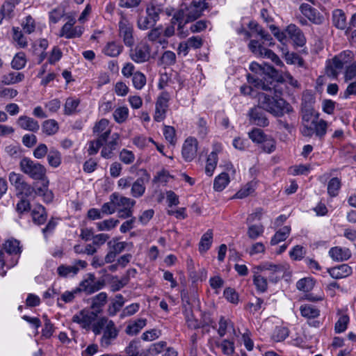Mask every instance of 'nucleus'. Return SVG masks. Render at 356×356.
Masks as SVG:
<instances>
[{"label":"nucleus","mask_w":356,"mask_h":356,"mask_svg":"<svg viewBox=\"0 0 356 356\" xmlns=\"http://www.w3.org/2000/svg\"><path fill=\"white\" fill-rule=\"evenodd\" d=\"M291 231V228L289 226H284L278 230L273 237L271 238L270 243L271 245H276L280 242L284 241L289 235Z\"/></svg>","instance_id":"de8ad7c7"},{"label":"nucleus","mask_w":356,"mask_h":356,"mask_svg":"<svg viewBox=\"0 0 356 356\" xmlns=\"http://www.w3.org/2000/svg\"><path fill=\"white\" fill-rule=\"evenodd\" d=\"M113 199L115 200L117 210L127 207H134L136 201L131 198L120 195L118 193H113Z\"/></svg>","instance_id":"cd10ccee"},{"label":"nucleus","mask_w":356,"mask_h":356,"mask_svg":"<svg viewBox=\"0 0 356 356\" xmlns=\"http://www.w3.org/2000/svg\"><path fill=\"white\" fill-rule=\"evenodd\" d=\"M111 140L108 142H105L103 145L101 156L106 159H111L113 156V151L117 149L120 135L118 133H114L111 135Z\"/></svg>","instance_id":"4be33fe9"},{"label":"nucleus","mask_w":356,"mask_h":356,"mask_svg":"<svg viewBox=\"0 0 356 356\" xmlns=\"http://www.w3.org/2000/svg\"><path fill=\"white\" fill-rule=\"evenodd\" d=\"M207 8V3L204 1H193L188 6H185L174 15V19H185L184 24L195 21L200 17L203 11Z\"/></svg>","instance_id":"7ed1b4c3"},{"label":"nucleus","mask_w":356,"mask_h":356,"mask_svg":"<svg viewBox=\"0 0 356 356\" xmlns=\"http://www.w3.org/2000/svg\"><path fill=\"white\" fill-rule=\"evenodd\" d=\"M249 83L267 92L258 96L259 104L264 110L278 118L293 112V107L282 97V92L276 88L275 81L266 83L259 78L249 76Z\"/></svg>","instance_id":"f257e3e1"},{"label":"nucleus","mask_w":356,"mask_h":356,"mask_svg":"<svg viewBox=\"0 0 356 356\" xmlns=\"http://www.w3.org/2000/svg\"><path fill=\"white\" fill-rule=\"evenodd\" d=\"M103 281L95 282V276L92 273H88L80 282L79 286L76 288L78 292L83 291L87 294L93 293L103 288Z\"/></svg>","instance_id":"9d476101"},{"label":"nucleus","mask_w":356,"mask_h":356,"mask_svg":"<svg viewBox=\"0 0 356 356\" xmlns=\"http://www.w3.org/2000/svg\"><path fill=\"white\" fill-rule=\"evenodd\" d=\"M213 242V232L208 229L201 237L199 243V251L201 253L206 252L211 247Z\"/></svg>","instance_id":"4c0bfd02"},{"label":"nucleus","mask_w":356,"mask_h":356,"mask_svg":"<svg viewBox=\"0 0 356 356\" xmlns=\"http://www.w3.org/2000/svg\"><path fill=\"white\" fill-rule=\"evenodd\" d=\"M147 324L146 318H138L131 321L126 327L125 332L128 335L137 334Z\"/></svg>","instance_id":"bb28decb"},{"label":"nucleus","mask_w":356,"mask_h":356,"mask_svg":"<svg viewBox=\"0 0 356 356\" xmlns=\"http://www.w3.org/2000/svg\"><path fill=\"white\" fill-rule=\"evenodd\" d=\"M140 171L142 172V176L132 183L131 188V195L135 198H139L144 195L146 189L145 184L150 178L146 170L142 169Z\"/></svg>","instance_id":"4468645a"},{"label":"nucleus","mask_w":356,"mask_h":356,"mask_svg":"<svg viewBox=\"0 0 356 356\" xmlns=\"http://www.w3.org/2000/svg\"><path fill=\"white\" fill-rule=\"evenodd\" d=\"M87 266V262L83 260H77L72 266L60 265L57 268V273L60 277H66L76 275L80 269Z\"/></svg>","instance_id":"a211bd4d"},{"label":"nucleus","mask_w":356,"mask_h":356,"mask_svg":"<svg viewBox=\"0 0 356 356\" xmlns=\"http://www.w3.org/2000/svg\"><path fill=\"white\" fill-rule=\"evenodd\" d=\"M133 30L132 24L125 17H122L119 22V33L127 47H131L134 43Z\"/></svg>","instance_id":"2eb2a0df"},{"label":"nucleus","mask_w":356,"mask_h":356,"mask_svg":"<svg viewBox=\"0 0 356 356\" xmlns=\"http://www.w3.org/2000/svg\"><path fill=\"white\" fill-rule=\"evenodd\" d=\"M140 342L136 340H132L126 347L124 352L127 356H146L145 350L139 351Z\"/></svg>","instance_id":"79ce46f5"},{"label":"nucleus","mask_w":356,"mask_h":356,"mask_svg":"<svg viewBox=\"0 0 356 356\" xmlns=\"http://www.w3.org/2000/svg\"><path fill=\"white\" fill-rule=\"evenodd\" d=\"M250 70L255 72L256 75L251 76L250 74L248 75V81H249V76L259 78L262 80V82L266 83H270V81H274L273 80L272 76L275 73V70L273 67L268 65H265L264 66H261V65L257 63H252L250 65Z\"/></svg>","instance_id":"6e6552de"},{"label":"nucleus","mask_w":356,"mask_h":356,"mask_svg":"<svg viewBox=\"0 0 356 356\" xmlns=\"http://www.w3.org/2000/svg\"><path fill=\"white\" fill-rule=\"evenodd\" d=\"M122 49L123 47L121 44L113 41L106 44L103 49V52L108 56L117 57L121 54Z\"/></svg>","instance_id":"473e14b6"},{"label":"nucleus","mask_w":356,"mask_h":356,"mask_svg":"<svg viewBox=\"0 0 356 356\" xmlns=\"http://www.w3.org/2000/svg\"><path fill=\"white\" fill-rule=\"evenodd\" d=\"M289 334V331L288 328L285 327H276L273 331L272 338L274 341L277 342L284 341L286 337H288Z\"/></svg>","instance_id":"052dcab7"},{"label":"nucleus","mask_w":356,"mask_h":356,"mask_svg":"<svg viewBox=\"0 0 356 356\" xmlns=\"http://www.w3.org/2000/svg\"><path fill=\"white\" fill-rule=\"evenodd\" d=\"M67 21L60 29L59 36L67 39L79 38L83 34V28L80 26H74L76 19L74 17H67Z\"/></svg>","instance_id":"9b49d317"},{"label":"nucleus","mask_w":356,"mask_h":356,"mask_svg":"<svg viewBox=\"0 0 356 356\" xmlns=\"http://www.w3.org/2000/svg\"><path fill=\"white\" fill-rule=\"evenodd\" d=\"M302 13L314 24H320L323 22V17L316 10L308 4H302L300 6Z\"/></svg>","instance_id":"b1692460"},{"label":"nucleus","mask_w":356,"mask_h":356,"mask_svg":"<svg viewBox=\"0 0 356 356\" xmlns=\"http://www.w3.org/2000/svg\"><path fill=\"white\" fill-rule=\"evenodd\" d=\"M60 152L55 148H51L47 154V161L50 166L58 168L61 163Z\"/></svg>","instance_id":"a19ab883"},{"label":"nucleus","mask_w":356,"mask_h":356,"mask_svg":"<svg viewBox=\"0 0 356 356\" xmlns=\"http://www.w3.org/2000/svg\"><path fill=\"white\" fill-rule=\"evenodd\" d=\"M319 118L318 113L310 106L302 108V127L301 134L306 137H312L313 131L312 125Z\"/></svg>","instance_id":"39448f33"},{"label":"nucleus","mask_w":356,"mask_h":356,"mask_svg":"<svg viewBox=\"0 0 356 356\" xmlns=\"http://www.w3.org/2000/svg\"><path fill=\"white\" fill-rule=\"evenodd\" d=\"M333 24L339 29L346 27V17L345 13L341 9H336L332 13Z\"/></svg>","instance_id":"e433bc0d"},{"label":"nucleus","mask_w":356,"mask_h":356,"mask_svg":"<svg viewBox=\"0 0 356 356\" xmlns=\"http://www.w3.org/2000/svg\"><path fill=\"white\" fill-rule=\"evenodd\" d=\"M132 77L133 86L136 90H141L146 84V76L140 71H136Z\"/></svg>","instance_id":"5fc2aeb1"},{"label":"nucleus","mask_w":356,"mask_h":356,"mask_svg":"<svg viewBox=\"0 0 356 356\" xmlns=\"http://www.w3.org/2000/svg\"><path fill=\"white\" fill-rule=\"evenodd\" d=\"M328 127L327 122L323 119H318L312 125V130L313 135L315 134L320 139L323 138L326 134Z\"/></svg>","instance_id":"f704fd0d"},{"label":"nucleus","mask_w":356,"mask_h":356,"mask_svg":"<svg viewBox=\"0 0 356 356\" xmlns=\"http://www.w3.org/2000/svg\"><path fill=\"white\" fill-rule=\"evenodd\" d=\"M16 123L19 128L31 132H37L40 129L38 122L26 115L19 116Z\"/></svg>","instance_id":"412c9836"},{"label":"nucleus","mask_w":356,"mask_h":356,"mask_svg":"<svg viewBox=\"0 0 356 356\" xmlns=\"http://www.w3.org/2000/svg\"><path fill=\"white\" fill-rule=\"evenodd\" d=\"M21 170L26 175H29L31 178L35 180H40L42 181V187L36 188L35 189V195L38 196H43L44 201L50 202L54 198L53 193L49 191V181L47 178L46 173V168L38 163L32 161L29 158H24L21 160L19 163Z\"/></svg>","instance_id":"f03ea898"},{"label":"nucleus","mask_w":356,"mask_h":356,"mask_svg":"<svg viewBox=\"0 0 356 356\" xmlns=\"http://www.w3.org/2000/svg\"><path fill=\"white\" fill-rule=\"evenodd\" d=\"M129 56L136 63L148 61L151 57V47L146 42H140L130 50Z\"/></svg>","instance_id":"0eeeda50"},{"label":"nucleus","mask_w":356,"mask_h":356,"mask_svg":"<svg viewBox=\"0 0 356 356\" xmlns=\"http://www.w3.org/2000/svg\"><path fill=\"white\" fill-rule=\"evenodd\" d=\"M124 304V297L121 294L116 295L114 301L108 309V314L111 316L115 315L121 309Z\"/></svg>","instance_id":"3c124183"},{"label":"nucleus","mask_w":356,"mask_h":356,"mask_svg":"<svg viewBox=\"0 0 356 356\" xmlns=\"http://www.w3.org/2000/svg\"><path fill=\"white\" fill-rule=\"evenodd\" d=\"M24 79V74L22 72H11L4 74L1 78V81L5 85H12L21 82Z\"/></svg>","instance_id":"58836bf2"},{"label":"nucleus","mask_w":356,"mask_h":356,"mask_svg":"<svg viewBox=\"0 0 356 356\" xmlns=\"http://www.w3.org/2000/svg\"><path fill=\"white\" fill-rule=\"evenodd\" d=\"M107 301V294L101 292L92 298L91 308L96 314L100 312L102 307L105 305Z\"/></svg>","instance_id":"c9c22d12"},{"label":"nucleus","mask_w":356,"mask_h":356,"mask_svg":"<svg viewBox=\"0 0 356 356\" xmlns=\"http://www.w3.org/2000/svg\"><path fill=\"white\" fill-rule=\"evenodd\" d=\"M329 255L334 261H342L348 260L350 257L351 253L348 248L334 247L329 250Z\"/></svg>","instance_id":"393cba45"},{"label":"nucleus","mask_w":356,"mask_h":356,"mask_svg":"<svg viewBox=\"0 0 356 356\" xmlns=\"http://www.w3.org/2000/svg\"><path fill=\"white\" fill-rule=\"evenodd\" d=\"M253 282L257 289L261 292H264L268 288V282L265 276L263 273H261L259 270L254 272Z\"/></svg>","instance_id":"ea45409f"},{"label":"nucleus","mask_w":356,"mask_h":356,"mask_svg":"<svg viewBox=\"0 0 356 356\" xmlns=\"http://www.w3.org/2000/svg\"><path fill=\"white\" fill-rule=\"evenodd\" d=\"M301 315L307 318H314L319 316L320 311L311 305H304L300 308Z\"/></svg>","instance_id":"c03bdc74"},{"label":"nucleus","mask_w":356,"mask_h":356,"mask_svg":"<svg viewBox=\"0 0 356 356\" xmlns=\"http://www.w3.org/2000/svg\"><path fill=\"white\" fill-rule=\"evenodd\" d=\"M341 188V181L337 178L334 177L330 180L327 184V193L330 196L335 197L337 195L339 190Z\"/></svg>","instance_id":"69168bd1"},{"label":"nucleus","mask_w":356,"mask_h":356,"mask_svg":"<svg viewBox=\"0 0 356 356\" xmlns=\"http://www.w3.org/2000/svg\"><path fill=\"white\" fill-rule=\"evenodd\" d=\"M261 106L254 107L250 110L248 116L250 122L259 127H267L269 124L268 120Z\"/></svg>","instance_id":"6ab92c4d"},{"label":"nucleus","mask_w":356,"mask_h":356,"mask_svg":"<svg viewBox=\"0 0 356 356\" xmlns=\"http://www.w3.org/2000/svg\"><path fill=\"white\" fill-rule=\"evenodd\" d=\"M113 115L116 122L123 123L129 116V109L126 106L119 107L114 111Z\"/></svg>","instance_id":"6e6d98bb"},{"label":"nucleus","mask_w":356,"mask_h":356,"mask_svg":"<svg viewBox=\"0 0 356 356\" xmlns=\"http://www.w3.org/2000/svg\"><path fill=\"white\" fill-rule=\"evenodd\" d=\"M217 346L220 348L224 355L231 356L235 352L234 341L232 339H223Z\"/></svg>","instance_id":"a18cd8bd"},{"label":"nucleus","mask_w":356,"mask_h":356,"mask_svg":"<svg viewBox=\"0 0 356 356\" xmlns=\"http://www.w3.org/2000/svg\"><path fill=\"white\" fill-rule=\"evenodd\" d=\"M257 181L252 180L244 185L234 195L238 199L245 198L253 193L257 188Z\"/></svg>","instance_id":"2f4dec72"},{"label":"nucleus","mask_w":356,"mask_h":356,"mask_svg":"<svg viewBox=\"0 0 356 356\" xmlns=\"http://www.w3.org/2000/svg\"><path fill=\"white\" fill-rule=\"evenodd\" d=\"M186 322L188 327L191 329H197L200 327L197 320L194 317L191 308H186L184 312Z\"/></svg>","instance_id":"13d9d810"},{"label":"nucleus","mask_w":356,"mask_h":356,"mask_svg":"<svg viewBox=\"0 0 356 356\" xmlns=\"http://www.w3.org/2000/svg\"><path fill=\"white\" fill-rule=\"evenodd\" d=\"M102 212L105 215H111L117 211L115 200L113 199V193L109 196V201L102 204Z\"/></svg>","instance_id":"e2e57ef3"},{"label":"nucleus","mask_w":356,"mask_h":356,"mask_svg":"<svg viewBox=\"0 0 356 356\" xmlns=\"http://www.w3.org/2000/svg\"><path fill=\"white\" fill-rule=\"evenodd\" d=\"M59 127L55 120H45L42 124V131L47 136L55 134L58 131Z\"/></svg>","instance_id":"49530a36"},{"label":"nucleus","mask_w":356,"mask_h":356,"mask_svg":"<svg viewBox=\"0 0 356 356\" xmlns=\"http://www.w3.org/2000/svg\"><path fill=\"white\" fill-rule=\"evenodd\" d=\"M175 62V54L172 51H165L159 58V65L167 67L174 65Z\"/></svg>","instance_id":"8fccbe9b"},{"label":"nucleus","mask_w":356,"mask_h":356,"mask_svg":"<svg viewBox=\"0 0 356 356\" xmlns=\"http://www.w3.org/2000/svg\"><path fill=\"white\" fill-rule=\"evenodd\" d=\"M31 216L33 222L37 225H42L47 220V213L43 206L40 204L35 205L32 210Z\"/></svg>","instance_id":"c756f323"},{"label":"nucleus","mask_w":356,"mask_h":356,"mask_svg":"<svg viewBox=\"0 0 356 356\" xmlns=\"http://www.w3.org/2000/svg\"><path fill=\"white\" fill-rule=\"evenodd\" d=\"M230 178L226 172H222L213 180V190L217 192L222 191L229 184Z\"/></svg>","instance_id":"7c9ffc66"},{"label":"nucleus","mask_w":356,"mask_h":356,"mask_svg":"<svg viewBox=\"0 0 356 356\" xmlns=\"http://www.w3.org/2000/svg\"><path fill=\"white\" fill-rule=\"evenodd\" d=\"M3 248L7 254H17L21 252L19 242L15 239H8L3 244Z\"/></svg>","instance_id":"37998d69"},{"label":"nucleus","mask_w":356,"mask_h":356,"mask_svg":"<svg viewBox=\"0 0 356 356\" xmlns=\"http://www.w3.org/2000/svg\"><path fill=\"white\" fill-rule=\"evenodd\" d=\"M93 133L97 136V138L106 142L111 134L109 121L103 118L96 122L93 127Z\"/></svg>","instance_id":"aec40b11"},{"label":"nucleus","mask_w":356,"mask_h":356,"mask_svg":"<svg viewBox=\"0 0 356 356\" xmlns=\"http://www.w3.org/2000/svg\"><path fill=\"white\" fill-rule=\"evenodd\" d=\"M129 282L128 277H124L118 280L116 277H113L112 281L111 282V290L113 292H115L120 291L124 286L127 284Z\"/></svg>","instance_id":"774afa93"},{"label":"nucleus","mask_w":356,"mask_h":356,"mask_svg":"<svg viewBox=\"0 0 356 356\" xmlns=\"http://www.w3.org/2000/svg\"><path fill=\"white\" fill-rule=\"evenodd\" d=\"M286 33L294 43L299 46L302 47L305 43V38L302 31L294 24L289 25L286 29Z\"/></svg>","instance_id":"5701e85b"},{"label":"nucleus","mask_w":356,"mask_h":356,"mask_svg":"<svg viewBox=\"0 0 356 356\" xmlns=\"http://www.w3.org/2000/svg\"><path fill=\"white\" fill-rule=\"evenodd\" d=\"M105 328L103 330L102 336L100 339V345L103 348H108L117 339L119 330L117 328L114 322L111 320L105 322Z\"/></svg>","instance_id":"f8f14e48"},{"label":"nucleus","mask_w":356,"mask_h":356,"mask_svg":"<svg viewBox=\"0 0 356 356\" xmlns=\"http://www.w3.org/2000/svg\"><path fill=\"white\" fill-rule=\"evenodd\" d=\"M79 104V100L78 99H74L71 97L67 98L64 106L65 114L72 115L76 111Z\"/></svg>","instance_id":"0e129e2a"},{"label":"nucleus","mask_w":356,"mask_h":356,"mask_svg":"<svg viewBox=\"0 0 356 356\" xmlns=\"http://www.w3.org/2000/svg\"><path fill=\"white\" fill-rule=\"evenodd\" d=\"M8 179L10 184L21 194L30 196L33 192L35 193V189L24 180L23 175L21 174L11 172L9 174Z\"/></svg>","instance_id":"ddd939ff"},{"label":"nucleus","mask_w":356,"mask_h":356,"mask_svg":"<svg viewBox=\"0 0 356 356\" xmlns=\"http://www.w3.org/2000/svg\"><path fill=\"white\" fill-rule=\"evenodd\" d=\"M261 273L268 277L273 282H277L284 272V267L281 264H274L270 262H266L256 268Z\"/></svg>","instance_id":"423d86ee"},{"label":"nucleus","mask_w":356,"mask_h":356,"mask_svg":"<svg viewBox=\"0 0 356 356\" xmlns=\"http://www.w3.org/2000/svg\"><path fill=\"white\" fill-rule=\"evenodd\" d=\"M218 161V158L217 152H211L207 157L205 166V174L207 176L211 177L213 175L214 170L217 166Z\"/></svg>","instance_id":"72a5a7b5"},{"label":"nucleus","mask_w":356,"mask_h":356,"mask_svg":"<svg viewBox=\"0 0 356 356\" xmlns=\"http://www.w3.org/2000/svg\"><path fill=\"white\" fill-rule=\"evenodd\" d=\"M355 54L350 50H345L332 58V64L327 67L326 73L329 76L336 77L344 64L351 62Z\"/></svg>","instance_id":"20e7f679"},{"label":"nucleus","mask_w":356,"mask_h":356,"mask_svg":"<svg viewBox=\"0 0 356 356\" xmlns=\"http://www.w3.org/2000/svg\"><path fill=\"white\" fill-rule=\"evenodd\" d=\"M260 144L263 151L268 154L274 152L276 147L275 140L268 136Z\"/></svg>","instance_id":"338daca9"},{"label":"nucleus","mask_w":356,"mask_h":356,"mask_svg":"<svg viewBox=\"0 0 356 356\" xmlns=\"http://www.w3.org/2000/svg\"><path fill=\"white\" fill-rule=\"evenodd\" d=\"M218 334L220 337L225 336L230 330L236 335L234 323L229 319L221 316L218 322Z\"/></svg>","instance_id":"a878e982"},{"label":"nucleus","mask_w":356,"mask_h":356,"mask_svg":"<svg viewBox=\"0 0 356 356\" xmlns=\"http://www.w3.org/2000/svg\"><path fill=\"white\" fill-rule=\"evenodd\" d=\"M197 146L198 142L195 138L189 137L184 141L181 154L186 161H191L195 158Z\"/></svg>","instance_id":"f3484780"},{"label":"nucleus","mask_w":356,"mask_h":356,"mask_svg":"<svg viewBox=\"0 0 356 356\" xmlns=\"http://www.w3.org/2000/svg\"><path fill=\"white\" fill-rule=\"evenodd\" d=\"M26 63V58L25 54L19 52L15 54L11 62V66L15 70H21L24 68Z\"/></svg>","instance_id":"4d7b16f0"},{"label":"nucleus","mask_w":356,"mask_h":356,"mask_svg":"<svg viewBox=\"0 0 356 356\" xmlns=\"http://www.w3.org/2000/svg\"><path fill=\"white\" fill-rule=\"evenodd\" d=\"M350 318L347 314H341L334 325V331L336 333H341L346 330L349 323Z\"/></svg>","instance_id":"864d4df0"},{"label":"nucleus","mask_w":356,"mask_h":356,"mask_svg":"<svg viewBox=\"0 0 356 356\" xmlns=\"http://www.w3.org/2000/svg\"><path fill=\"white\" fill-rule=\"evenodd\" d=\"M264 229L262 225H251L248 227L247 234L252 240H256L264 233Z\"/></svg>","instance_id":"bf43d9fd"},{"label":"nucleus","mask_w":356,"mask_h":356,"mask_svg":"<svg viewBox=\"0 0 356 356\" xmlns=\"http://www.w3.org/2000/svg\"><path fill=\"white\" fill-rule=\"evenodd\" d=\"M352 268L348 264H341L329 270L330 276L335 279H341L350 275Z\"/></svg>","instance_id":"c85d7f7f"},{"label":"nucleus","mask_w":356,"mask_h":356,"mask_svg":"<svg viewBox=\"0 0 356 356\" xmlns=\"http://www.w3.org/2000/svg\"><path fill=\"white\" fill-rule=\"evenodd\" d=\"M166 346L165 341H159L152 344L147 349L145 350L146 356L156 355L161 353Z\"/></svg>","instance_id":"680f3d73"},{"label":"nucleus","mask_w":356,"mask_h":356,"mask_svg":"<svg viewBox=\"0 0 356 356\" xmlns=\"http://www.w3.org/2000/svg\"><path fill=\"white\" fill-rule=\"evenodd\" d=\"M96 317L97 314L95 312L82 309L73 316L72 321L84 329H89Z\"/></svg>","instance_id":"dca6fc26"},{"label":"nucleus","mask_w":356,"mask_h":356,"mask_svg":"<svg viewBox=\"0 0 356 356\" xmlns=\"http://www.w3.org/2000/svg\"><path fill=\"white\" fill-rule=\"evenodd\" d=\"M119 223V220L114 218H109L96 223L98 231H110L114 229Z\"/></svg>","instance_id":"09e8293b"},{"label":"nucleus","mask_w":356,"mask_h":356,"mask_svg":"<svg viewBox=\"0 0 356 356\" xmlns=\"http://www.w3.org/2000/svg\"><path fill=\"white\" fill-rule=\"evenodd\" d=\"M170 99V95L166 91L162 92L158 96L155 104V113L154 115V119L155 121L161 122L165 119Z\"/></svg>","instance_id":"1a4fd4ad"},{"label":"nucleus","mask_w":356,"mask_h":356,"mask_svg":"<svg viewBox=\"0 0 356 356\" xmlns=\"http://www.w3.org/2000/svg\"><path fill=\"white\" fill-rule=\"evenodd\" d=\"M107 245L108 248L117 254L124 251L129 245L132 246V243H128L125 241H118V239L115 238L108 241Z\"/></svg>","instance_id":"603ef678"}]
</instances>
